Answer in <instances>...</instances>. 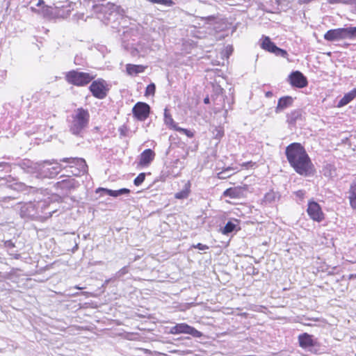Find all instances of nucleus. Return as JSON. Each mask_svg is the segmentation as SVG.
<instances>
[{
  "label": "nucleus",
  "instance_id": "obj_18",
  "mask_svg": "<svg viewBox=\"0 0 356 356\" xmlns=\"http://www.w3.org/2000/svg\"><path fill=\"white\" fill-rule=\"evenodd\" d=\"M245 191V188L241 186L229 188L223 192V195L231 198H240L243 196Z\"/></svg>",
  "mask_w": 356,
  "mask_h": 356
},
{
  "label": "nucleus",
  "instance_id": "obj_9",
  "mask_svg": "<svg viewBox=\"0 0 356 356\" xmlns=\"http://www.w3.org/2000/svg\"><path fill=\"white\" fill-rule=\"evenodd\" d=\"M65 177L54 185L56 190H60L63 191H68L72 189L76 188L79 186V183L75 179L70 177V176H60V178Z\"/></svg>",
  "mask_w": 356,
  "mask_h": 356
},
{
  "label": "nucleus",
  "instance_id": "obj_20",
  "mask_svg": "<svg viewBox=\"0 0 356 356\" xmlns=\"http://www.w3.org/2000/svg\"><path fill=\"white\" fill-rule=\"evenodd\" d=\"M48 204L47 205V213L44 216V219L51 218L54 213H56L58 211V203L53 201L50 197L47 198Z\"/></svg>",
  "mask_w": 356,
  "mask_h": 356
},
{
  "label": "nucleus",
  "instance_id": "obj_15",
  "mask_svg": "<svg viewBox=\"0 0 356 356\" xmlns=\"http://www.w3.org/2000/svg\"><path fill=\"white\" fill-rule=\"evenodd\" d=\"M298 342L300 346L305 349L312 348L315 345L313 336L306 332L298 336Z\"/></svg>",
  "mask_w": 356,
  "mask_h": 356
},
{
  "label": "nucleus",
  "instance_id": "obj_16",
  "mask_svg": "<svg viewBox=\"0 0 356 356\" xmlns=\"http://www.w3.org/2000/svg\"><path fill=\"white\" fill-rule=\"evenodd\" d=\"M303 113V111L300 108L291 111L286 114V122L289 125H295L298 121L302 120Z\"/></svg>",
  "mask_w": 356,
  "mask_h": 356
},
{
  "label": "nucleus",
  "instance_id": "obj_19",
  "mask_svg": "<svg viewBox=\"0 0 356 356\" xmlns=\"http://www.w3.org/2000/svg\"><path fill=\"white\" fill-rule=\"evenodd\" d=\"M35 206V210L38 213L39 218H44V216H46L47 213V205L48 204L47 198L44 200H40L38 202H34Z\"/></svg>",
  "mask_w": 356,
  "mask_h": 356
},
{
  "label": "nucleus",
  "instance_id": "obj_22",
  "mask_svg": "<svg viewBox=\"0 0 356 356\" xmlns=\"http://www.w3.org/2000/svg\"><path fill=\"white\" fill-rule=\"evenodd\" d=\"M355 97H356V88H353L349 92L344 95V96L338 102L337 106L342 107L350 103Z\"/></svg>",
  "mask_w": 356,
  "mask_h": 356
},
{
  "label": "nucleus",
  "instance_id": "obj_21",
  "mask_svg": "<svg viewBox=\"0 0 356 356\" xmlns=\"http://www.w3.org/2000/svg\"><path fill=\"white\" fill-rule=\"evenodd\" d=\"M281 195L279 192L273 190L266 193L264 197V202L266 204H273L280 200Z\"/></svg>",
  "mask_w": 356,
  "mask_h": 356
},
{
  "label": "nucleus",
  "instance_id": "obj_5",
  "mask_svg": "<svg viewBox=\"0 0 356 356\" xmlns=\"http://www.w3.org/2000/svg\"><path fill=\"white\" fill-rule=\"evenodd\" d=\"M95 77L92 74L73 70L65 74V79L68 83L81 87L90 83Z\"/></svg>",
  "mask_w": 356,
  "mask_h": 356
},
{
  "label": "nucleus",
  "instance_id": "obj_6",
  "mask_svg": "<svg viewBox=\"0 0 356 356\" xmlns=\"http://www.w3.org/2000/svg\"><path fill=\"white\" fill-rule=\"evenodd\" d=\"M89 90L95 98L103 99L107 96L109 88L105 80L98 79L92 82L89 86Z\"/></svg>",
  "mask_w": 356,
  "mask_h": 356
},
{
  "label": "nucleus",
  "instance_id": "obj_30",
  "mask_svg": "<svg viewBox=\"0 0 356 356\" xmlns=\"http://www.w3.org/2000/svg\"><path fill=\"white\" fill-rule=\"evenodd\" d=\"M236 224H235L234 222H232V221H228L226 225H225V227H223L222 230V233L223 234H229L232 232H233L235 229H236Z\"/></svg>",
  "mask_w": 356,
  "mask_h": 356
},
{
  "label": "nucleus",
  "instance_id": "obj_53",
  "mask_svg": "<svg viewBox=\"0 0 356 356\" xmlns=\"http://www.w3.org/2000/svg\"><path fill=\"white\" fill-rule=\"evenodd\" d=\"M78 248H79L78 244L76 243L75 245L72 248V252H74L75 251H76L78 250Z\"/></svg>",
  "mask_w": 356,
  "mask_h": 356
},
{
  "label": "nucleus",
  "instance_id": "obj_36",
  "mask_svg": "<svg viewBox=\"0 0 356 356\" xmlns=\"http://www.w3.org/2000/svg\"><path fill=\"white\" fill-rule=\"evenodd\" d=\"M213 134L216 138H220L224 135L223 128L221 127H216L213 130Z\"/></svg>",
  "mask_w": 356,
  "mask_h": 356
},
{
  "label": "nucleus",
  "instance_id": "obj_27",
  "mask_svg": "<svg viewBox=\"0 0 356 356\" xmlns=\"http://www.w3.org/2000/svg\"><path fill=\"white\" fill-rule=\"evenodd\" d=\"M349 194L350 206L354 210H356V184L350 185Z\"/></svg>",
  "mask_w": 356,
  "mask_h": 356
},
{
  "label": "nucleus",
  "instance_id": "obj_50",
  "mask_svg": "<svg viewBox=\"0 0 356 356\" xmlns=\"http://www.w3.org/2000/svg\"><path fill=\"white\" fill-rule=\"evenodd\" d=\"M273 95V92L271 91H267L266 93H265V96L267 97V98H270L272 97Z\"/></svg>",
  "mask_w": 356,
  "mask_h": 356
},
{
  "label": "nucleus",
  "instance_id": "obj_28",
  "mask_svg": "<svg viewBox=\"0 0 356 356\" xmlns=\"http://www.w3.org/2000/svg\"><path fill=\"white\" fill-rule=\"evenodd\" d=\"M343 39L354 40L356 39V26H350L343 28Z\"/></svg>",
  "mask_w": 356,
  "mask_h": 356
},
{
  "label": "nucleus",
  "instance_id": "obj_52",
  "mask_svg": "<svg viewBox=\"0 0 356 356\" xmlns=\"http://www.w3.org/2000/svg\"><path fill=\"white\" fill-rule=\"evenodd\" d=\"M204 103L205 104H208L210 103V98L209 96H207L204 99Z\"/></svg>",
  "mask_w": 356,
  "mask_h": 356
},
{
  "label": "nucleus",
  "instance_id": "obj_11",
  "mask_svg": "<svg viewBox=\"0 0 356 356\" xmlns=\"http://www.w3.org/2000/svg\"><path fill=\"white\" fill-rule=\"evenodd\" d=\"M309 217L314 221L321 222L324 219V214L320 205L316 202H309L307 209Z\"/></svg>",
  "mask_w": 356,
  "mask_h": 356
},
{
  "label": "nucleus",
  "instance_id": "obj_13",
  "mask_svg": "<svg viewBox=\"0 0 356 356\" xmlns=\"http://www.w3.org/2000/svg\"><path fill=\"white\" fill-rule=\"evenodd\" d=\"M293 104V98L291 96L282 97L278 99L277 105L275 107V111L276 113H280L285 109L292 106Z\"/></svg>",
  "mask_w": 356,
  "mask_h": 356
},
{
  "label": "nucleus",
  "instance_id": "obj_3",
  "mask_svg": "<svg viewBox=\"0 0 356 356\" xmlns=\"http://www.w3.org/2000/svg\"><path fill=\"white\" fill-rule=\"evenodd\" d=\"M90 113L82 107L74 110L67 121L69 131L74 136L83 138L89 125Z\"/></svg>",
  "mask_w": 356,
  "mask_h": 356
},
{
  "label": "nucleus",
  "instance_id": "obj_10",
  "mask_svg": "<svg viewBox=\"0 0 356 356\" xmlns=\"http://www.w3.org/2000/svg\"><path fill=\"white\" fill-rule=\"evenodd\" d=\"M288 79L290 84L293 87L302 88L306 87L308 84L306 76L300 71L292 72Z\"/></svg>",
  "mask_w": 356,
  "mask_h": 356
},
{
  "label": "nucleus",
  "instance_id": "obj_25",
  "mask_svg": "<svg viewBox=\"0 0 356 356\" xmlns=\"http://www.w3.org/2000/svg\"><path fill=\"white\" fill-rule=\"evenodd\" d=\"M191 193V183L188 181L185 184L184 188L175 194V197L179 200L186 199Z\"/></svg>",
  "mask_w": 356,
  "mask_h": 356
},
{
  "label": "nucleus",
  "instance_id": "obj_44",
  "mask_svg": "<svg viewBox=\"0 0 356 356\" xmlns=\"http://www.w3.org/2000/svg\"><path fill=\"white\" fill-rule=\"evenodd\" d=\"M131 56H134V57H140L142 56V55H140V53L138 50V47H133L131 49V51H130Z\"/></svg>",
  "mask_w": 356,
  "mask_h": 356
},
{
  "label": "nucleus",
  "instance_id": "obj_34",
  "mask_svg": "<svg viewBox=\"0 0 356 356\" xmlns=\"http://www.w3.org/2000/svg\"><path fill=\"white\" fill-rule=\"evenodd\" d=\"M146 174L145 172L140 173L134 180V184L135 186H138L142 184V183L145 181Z\"/></svg>",
  "mask_w": 356,
  "mask_h": 356
},
{
  "label": "nucleus",
  "instance_id": "obj_1",
  "mask_svg": "<svg viewBox=\"0 0 356 356\" xmlns=\"http://www.w3.org/2000/svg\"><path fill=\"white\" fill-rule=\"evenodd\" d=\"M60 162L66 163L70 168L76 167L77 172L72 171L74 176H80L87 172L88 165L83 159L78 157L63 158L57 160H46L40 163L35 171V177L38 179H52L56 177L60 172L62 166Z\"/></svg>",
  "mask_w": 356,
  "mask_h": 356
},
{
  "label": "nucleus",
  "instance_id": "obj_46",
  "mask_svg": "<svg viewBox=\"0 0 356 356\" xmlns=\"http://www.w3.org/2000/svg\"><path fill=\"white\" fill-rule=\"evenodd\" d=\"M5 245L7 248H12L15 247V244L13 243L12 241L8 240L5 242Z\"/></svg>",
  "mask_w": 356,
  "mask_h": 356
},
{
  "label": "nucleus",
  "instance_id": "obj_56",
  "mask_svg": "<svg viewBox=\"0 0 356 356\" xmlns=\"http://www.w3.org/2000/svg\"><path fill=\"white\" fill-rule=\"evenodd\" d=\"M5 165H6L7 168H9V165H8L5 164Z\"/></svg>",
  "mask_w": 356,
  "mask_h": 356
},
{
  "label": "nucleus",
  "instance_id": "obj_17",
  "mask_svg": "<svg viewBox=\"0 0 356 356\" xmlns=\"http://www.w3.org/2000/svg\"><path fill=\"white\" fill-rule=\"evenodd\" d=\"M155 153L151 149H145L140 155L139 164L143 166L148 165L154 159Z\"/></svg>",
  "mask_w": 356,
  "mask_h": 356
},
{
  "label": "nucleus",
  "instance_id": "obj_14",
  "mask_svg": "<svg viewBox=\"0 0 356 356\" xmlns=\"http://www.w3.org/2000/svg\"><path fill=\"white\" fill-rule=\"evenodd\" d=\"M324 39L330 42L344 40L343 28L330 29L327 31L324 35Z\"/></svg>",
  "mask_w": 356,
  "mask_h": 356
},
{
  "label": "nucleus",
  "instance_id": "obj_51",
  "mask_svg": "<svg viewBox=\"0 0 356 356\" xmlns=\"http://www.w3.org/2000/svg\"><path fill=\"white\" fill-rule=\"evenodd\" d=\"M251 269H252V271L250 273L252 275H257L258 274L259 270L257 268H255L254 267H252Z\"/></svg>",
  "mask_w": 356,
  "mask_h": 356
},
{
  "label": "nucleus",
  "instance_id": "obj_8",
  "mask_svg": "<svg viewBox=\"0 0 356 356\" xmlns=\"http://www.w3.org/2000/svg\"><path fill=\"white\" fill-rule=\"evenodd\" d=\"M134 117L140 121L146 120L150 113V106L145 102H137L132 108Z\"/></svg>",
  "mask_w": 356,
  "mask_h": 356
},
{
  "label": "nucleus",
  "instance_id": "obj_45",
  "mask_svg": "<svg viewBox=\"0 0 356 356\" xmlns=\"http://www.w3.org/2000/svg\"><path fill=\"white\" fill-rule=\"evenodd\" d=\"M295 195L300 200H302L305 197V192L302 190H299L295 192Z\"/></svg>",
  "mask_w": 356,
  "mask_h": 356
},
{
  "label": "nucleus",
  "instance_id": "obj_32",
  "mask_svg": "<svg viewBox=\"0 0 356 356\" xmlns=\"http://www.w3.org/2000/svg\"><path fill=\"white\" fill-rule=\"evenodd\" d=\"M148 2L152 3H157L163 5L167 7H170L174 5V2L172 0H146Z\"/></svg>",
  "mask_w": 356,
  "mask_h": 356
},
{
  "label": "nucleus",
  "instance_id": "obj_7",
  "mask_svg": "<svg viewBox=\"0 0 356 356\" xmlns=\"http://www.w3.org/2000/svg\"><path fill=\"white\" fill-rule=\"evenodd\" d=\"M170 333L172 334H188L196 338H200L202 336V333L201 332L185 323H177L175 326L170 327Z\"/></svg>",
  "mask_w": 356,
  "mask_h": 356
},
{
  "label": "nucleus",
  "instance_id": "obj_31",
  "mask_svg": "<svg viewBox=\"0 0 356 356\" xmlns=\"http://www.w3.org/2000/svg\"><path fill=\"white\" fill-rule=\"evenodd\" d=\"M324 175L325 177H332L334 176V173L335 172V168L334 165L331 164H327L323 169Z\"/></svg>",
  "mask_w": 356,
  "mask_h": 356
},
{
  "label": "nucleus",
  "instance_id": "obj_48",
  "mask_svg": "<svg viewBox=\"0 0 356 356\" xmlns=\"http://www.w3.org/2000/svg\"><path fill=\"white\" fill-rule=\"evenodd\" d=\"M253 165H254V163L252 162V161H249V162H245L242 164V166H244V167H248V166H252Z\"/></svg>",
  "mask_w": 356,
  "mask_h": 356
},
{
  "label": "nucleus",
  "instance_id": "obj_37",
  "mask_svg": "<svg viewBox=\"0 0 356 356\" xmlns=\"http://www.w3.org/2000/svg\"><path fill=\"white\" fill-rule=\"evenodd\" d=\"M155 90L156 86L154 83H152L147 86L145 95V96L153 95L155 93Z\"/></svg>",
  "mask_w": 356,
  "mask_h": 356
},
{
  "label": "nucleus",
  "instance_id": "obj_42",
  "mask_svg": "<svg viewBox=\"0 0 356 356\" xmlns=\"http://www.w3.org/2000/svg\"><path fill=\"white\" fill-rule=\"evenodd\" d=\"M193 247L194 248H197V249H198L200 250H202V251L209 249V246L208 245L202 244V243H198L197 244L193 245Z\"/></svg>",
  "mask_w": 356,
  "mask_h": 356
},
{
  "label": "nucleus",
  "instance_id": "obj_39",
  "mask_svg": "<svg viewBox=\"0 0 356 356\" xmlns=\"http://www.w3.org/2000/svg\"><path fill=\"white\" fill-rule=\"evenodd\" d=\"M136 47H138V50L140 53V55H142L143 57L147 54L148 48L145 47L144 44L138 43L136 44Z\"/></svg>",
  "mask_w": 356,
  "mask_h": 356
},
{
  "label": "nucleus",
  "instance_id": "obj_26",
  "mask_svg": "<svg viewBox=\"0 0 356 356\" xmlns=\"http://www.w3.org/2000/svg\"><path fill=\"white\" fill-rule=\"evenodd\" d=\"M222 90L223 89L221 88L220 86H218L215 89V96H211L212 101L214 102V103L217 105H222V102H224V98L222 96Z\"/></svg>",
  "mask_w": 356,
  "mask_h": 356
},
{
  "label": "nucleus",
  "instance_id": "obj_33",
  "mask_svg": "<svg viewBox=\"0 0 356 356\" xmlns=\"http://www.w3.org/2000/svg\"><path fill=\"white\" fill-rule=\"evenodd\" d=\"M175 131H179L181 134H185L188 138H193L194 136V132L186 129L181 128L180 127H175Z\"/></svg>",
  "mask_w": 356,
  "mask_h": 356
},
{
  "label": "nucleus",
  "instance_id": "obj_12",
  "mask_svg": "<svg viewBox=\"0 0 356 356\" xmlns=\"http://www.w3.org/2000/svg\"><path fill=\"white\" fill-rule=\"evenodd\" d=\"M19 215L22 218L38 219V213L35 210L34 202H28L23 204L19 211Z\"/></svg>",
  "mask_w": 356,
  "mask_h": 356
},
{
  "label": "nucleus",
  "instance_id": "obj_55",
  "mask_svg": "<svg viewBox=\"0 0 356 356\" xmlns=\"http://www.w3.org/2000/svg\"><path fill=\"white\" fill-rule=\"evenodd\" d=\"M76 289H81L82 288L80 286H76Z\"/></svg>",
  "mask_w": 356,
  "mask_h": 356
},
{
  "label": "nucleus",
  "instance_id": "obj_54",
  "mask_svg": "<svg viewBox=\"0 0 356 356\" xmlns=\"http://www.w3.org/2000/svg\"><path fill=\"white\" fill-rule=\"evenodd\" d=\"M354 277V275H350L349 279H351Z\"/></svg>",
  "mask_w": 356,
  "mask_h": 356
},
{
  "label": "nucleus",
  "instance_id": "obj_35",
  "mask_svg": "<svg viewBox=\"0 0 356 356\" xmlns=\"http://www.w3.org/2000/svg\"><path fill=\"white\" fill-rule=\"evenodd\" d=\"M129 273L128 266H124L120 269L114 275L115 279H119Z\"/></svg>",
  "mask_w": 356,
  "mask_h": 356
},
{
  "label": "nucleus",
  "instance_id": "obj_38",
  "mask_svg": "<svg viewBox=\"0 0 356 356\" xmlns=\"http://www.w3.org/2000/svg\"><path fill=\"white\" fill-rule=\"evenodd\" d=\"M130 193V190L126 188H120L119 190L114 191L113 197H118L122 195H127Z\"/></svg>",
  "mask_w": 356,
  "mask_h": 356
},
{
  "label": "nucleus",
  "instance_id": "obj_41",
  "mask_svg": "<svg viewBox=\"0 0 356 356\" xmlns=\"http://www.w3.org/2000/svg\"><path fill=\"white\" fill-rule=\"evenodd\" d=\"M99 192H102L104 194L108 195L112 197H113V195H114L113 194L114 190L105 188H98L96 190V193H99Z\"/></svg>",
  "mask_w": 356,
  "mask_h": 356
},
{
  "label": "nucleus",
  "instance_id": "obj_23",
  "mask_svg": "<svg viewBox=\"0 0 356 356\" xmlns=\"http://www.w3.org/2000/svg\"><path fill=\"white\" fill-rule=\"evenodd\" d=\"M261 47L263 49L273 54L277 48L276 44L273 42H272L270 38L268 36L263 37V41L261 44Z\"/></svg>",
  "mask_w": 356,
  "mask_h": 356
},
{
  "label": "nucleus",
  "instance_id": "obj_2",
  "mask_svg": "<svg viewBox=\"0 0 356 356\" xmlns=\"http://www.w3.org/2000/svg\"><path fill=\"white\" fill-rule=\"evenodd\" d=\"M285 154L290 165L298 175L309 177L314 174V165L300 143H293L289 145L286 147Z\"/></svg>",
  "mask_w": 356,
  "mask_h": 356
},
{
  "label": "nucleus",
  "instance_id": "obj_4",
  "mask_svg": "<svg viewBox=\"0 0 356 356\" xmlns=\"http://www.w3.org/2000/svg\"><path fill=\"white\" fill-rule=\"evenodd\" d=\"M94 11L97 13L102 15L99 16L106 24L111 22H115L120 17L124 15V10L119 6L108 2L104 3H97L93 6Z\"/></svg>",
  "mask_w": 356,
  "mask_h": 356
},
{
  "label": "nucleus",
  "instance_id": "obj_40",
  "mask_svg": "<svg viewBox=\"0 0 356 356\" xmlns=\"http://www.w3.org/2000/svg\"><path fill=\"white\" fill-rule=\"evenodd\" d=\"M273 54L282 58H286L288 56V53L286 50L280 49L278 47Z\"/></svg>",
  "mask_w": 356,
  "mask_h": 356
},
{
  "label": "nucleus",
  "instance_id": "obj_47",
  "mask_svg": "<svg viewBox=\"0 0 356 356\" xmlns=\"http://www.w3.org/2000/svg\"><path fill=\"white\" fill-rule=\"evenodd\" d=\"M330 3H344V0H327Z\"/></svg>",
  "mask_w": 356,
  "mask_h": 356
},
{
  "label": "nucleus",
  "instance_id": "obj_43",
  "mask_svg": "<svg viewBox=\"0 0 356 356\" xmlns=\"http://www.w3.org/2000/svg\"><path fill=\"white\" fill-rule=\"evenodd\" d=\"M75 6V3L74 1H70L67 4V6L65 5H60V6H56L57 8L61 7V8H67L69 7V9L67 10V12H70L71 9H74V6Z\"/></svg>",
  "mask_w": 356,
  "mask_h": 356
},
{
  "label": "nucleus",
  "instance_id": "obj_49",
  "mask_svg": "<svg viewBox=\"0 0 356 356\" xmlns=\"http://www.w3.org/2000/svg\"><path fill=\"white\" fill-rule=\"evenodd\" d=\"M81 58L76 56L74 58V64L75 65H81Z\"/></svg>",
  "mask_w": 356,
  "mask_h": 356
},
{
  "label": "nucleus",
  "instance_id": "obj_29",
  "mask_svg": "<svg viewBox=\"0 0 356 356\" xmlns=\"http://www.w3.org/2000/svg\"><path fill=\"white\" fill-rule=\"evenodd\" d=\"M164 120L165 123L167 125H169L171 129H173L175 130V127H177L178 125L177 123L175 122L174 120L172 119L171 115L168 113V111L167 108L164 111Z\"/></svg>",
  "mask_w": 356,
  "mask_h": 356
},
{
  "label": "nucleus",
  "instance_id": "obj_24",
  "mask_svg": "<svg viewBox=\"0 0 356 356\" xmlns=\"http://www.w3.org/2000/svg\"><path fill=\"white\" fill-rule=\"evenodd\" d=\"M145 67L141 65L127 64L126 70L129 75H136L145 71Z\"/></svg>",
  "mask_w": 356,
  "mask_h": 356
}]
</instances>
